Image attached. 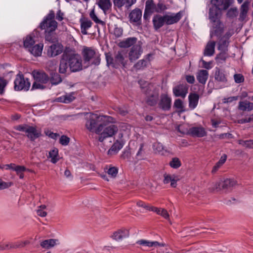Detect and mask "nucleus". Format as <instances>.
<instances>
[{
    "mask_svg": "<svg viewBox=\"0 0 253 253\" xmlns=\"http://www.w3.org/2000/svg\"><path fill=\"white\" fill-rule=\"evenodd\" d=\"M86 122L85 127L89 131L99 134L102 129L103 123L107 121H111L112 117L107 116H101L92 113H86L85 114Z\"/></svg>",
    "mask_w": 253,
    "mask_h": 253,
    "instance_id": "obj_1",
    "label": "nucleus"
},
{
    "mask_svg": "<svg viewBox=\"0 0 253 253\" xmlns=\"http://www.w3.org/2000/svg\"><path fill=\"white\" fill-rule=\"evenodd\" d=\"M221 11L215 7H210L209 10V19L212 23V29L211 31V36H217L221 32L220 27L219 16Z\"/></svg>",
    "mask_w": 253,
    "mask_h": 253,
    "instance_id": "obj_2",
    "label": "nucleus"
},
{
    "mask_svg": "<svg viewBox=\"0 0 253 253\" xmlns=\"http://www.w3.org/2000/svg\"><path fill=\"white\" fill-rule=\"evenodd\" d=\"M71 72L80 71L83 69L82 59L80 55L73 53H64Z\"/></svg>",
    "mask_w": 253,
    "mask_h": 253,
    "instance_id": "obj_3",
    "label": "nucleus"
},
{
    "mask_svg": "<svg viewBox=\"0 0 253 253\" xmlns=\"http://www.w3.org/2000/svg\"><path fill=\"white\" fill-rule=\"evenodd\" d=\"M82 55L85 62L94 65H98L100 63V59L98 52L91 47H84Z\"/></svg>",
    "mask_w": 253,
    "mask_h": 253,
    "instance_id": "obj_4",
    "label": "nucleus"
},
{
    "mask_svg": "<svg viewBox=\"0 0 253 253\" xmlns=\"http://www.w3.org/2000/svg\"><path fill=\"white\" fill-rule=\"evenodd\" d=\"M55 14L53 11H50L41 23L40 27L45 32H53L57 27V23L54 20Z\"/></svg>",
    "mask_w": 253,
    "mask_h": 253,
    "instance_id": "obj_5",
    "label": "nucleus"
},
{
    "mask_svg": "<svg viewBox=\"0 0 253 253\" xmlns=\"http://www.w3.org/2000/svg\"><path fill=\"white\" fill-rule=\"evenodd\" d=\"M14 128L17 130L24 132L26 136L32 141L35 140L41 135V132L35 127L26 124L15 126Z\"/></svg>",
    "mask_w": 253,
    "mask_h": 253,
    "instance_id": "obj_6",
    "label": "nucleus"
},
{
    "mask_svg": "<svg viewBox=\"0 0 253 253\" xmlns=\"http://www.w3.org/2000/svg\"><path fill=\"white\" fill-rule=\"evenodd\" d=\"M118 131V126L114 124L104 125L99 134L98 140L103 142L106 138L114 136Z\"/></svg>",
    "mask_w": 253,
    "mask_h": 253,
    "instance_id": "obj_7",
    "label": "nucleus"
},
{
    "mask_svg": "<svg viewBox=\"0 0 253 253\" xmlns=\"http://www.w3.org/2000/svg\"><path fill=\"white\" fill-rule=\"evenodd\" d=\"M31 83L28 78H24L23 75H17L14 81V89L16 90L27 91L29 89Z\"/></svg>",
    "mask_w": 253,
    "mask_h": 253,
    "instance_id": "obj_8",
    "label": "nucleus"
},
{
    "mask_svg": "<svg viewBox=\"0 0 253 253\" xmlns=\"http://www.w3.org/2000/svg\"><path fill=\"white\" fill-rule=\"evenodd\" d=\"M126 53L127 52L124 49L119 50L116 53L114 58L111 59V63L115 68H117L118 66L123 67L126 66L127 62Z\"/></svg>",
    "mask_w": 253,
    "mask_h": 253,
    "instance_id": "obj_9",
    "label": "nucleus"
},
{
    "mask_svg": "<svg viewBox=\"0 0 253 253\" xmlns=\"http://www.w3.org/2000/svg\"><path fill=\"white\" fill-rule=\"evenodd\" d=\"M143 52L141 44L138 42L137 44L131 47L128 50V57L131 62H133L140 57Z\"/></svg>",
    "mask_w": 253,
    "mask_h": 253,
    "instance_id": "obj_10",
    "label": "nucleus"
},
{
    "mask_svg": "<svg viewBox=\"0 0 253 253\" xmlns=\"http://www.w3.org/2000/svg\"><path fill=\"white\" fill-rule=\"evenodd\" d=\"M163 183L165 184H170L171 187L175 188L177 186V182L180 180L178 175L174 173H165L163 175Z\"/></svg>",
    "mask_w": 253,
    "mask_h": 253,
    "instance_id": "obj_11",
    "label": "nucleus"
},
{
    "mask_svg": "<svg viewBox=\"0 0 253 253\" xmlns=\"http://www.w3.org/2000/svg\"><path fill=\"white\" fill-rule=\"evenodd\" d=\"M63 50V45L59 42H56L47 47V55L50 57H55L61 54Z\"/></svg>",
    "mask_w": 253,
    "mask_h": 253,
    "instance_id": "obj_12",
    "label": "nucleus"
},
{
    "mask_svg": "<svg viewBox=\"0 0 253 253\" xmlns=\"http://www.w3.org/2000/svg\"><path fill=\"white\" fill-rule=\"evenodd\" d=\"M236 185H237V181L234 178H226L218 182L215 189L217 190L228 189L233 187Z\"/></svg>",
    "mask_w": 253,
    "mask_h": 253,
    "instance_id": "obj_13",
    "label": "nucleus"
},
{
    "mask_svg": "<svg viewBox=\"0 0 253 253\" xmlns=\"http://www.w3.org/2000/svg\"><path fill=\"white\" fill-rule=\"evenodd\" d=\"M156 10L157 4L154 3L153 0H147L145 3L144 18H148L152 13L156 12Z\"/></svg>",
    "mask_w": 253,
    "mask_h": 253,
    "instance_id": "obj_14",
    "label": "nucleus"
},
{
    "mask_svg": "<svg viewBox=\"0 0 253 253\" xmlns=\"http://www.w3.org/2000/svg\"><path fill=\"white\" fill-rule=\"evenodd\" d=\"M185 133V132H182ZM186 133L191 135L192 136L202 137L207 135V132L205 129L202 126L192 127L186 132Z\"/></svg>",
    "mask_w": 253,
    "mask_h": 253,
    "instance_id": "obj_15",
    "label": "nucleus"
},
{
    "mask_svg": "<svg viewBox=\"0 0 253 253\" xmlns=\"http://www.w3.org/2000/svg\"><path fill=\"white\" fill-rule=\"evenodd\" d=\"M232 0H211V7H215L220 10H225L230 5Z\"/></svg>",
    "mask_w": 253,
    "mask_h": 253,
    "instance_id": "obj_16",
    "label": "nucleus"
},
{
    "mask_svg": "<svg viewBox=\"0 0 253 253\" xmlns=\"http://www.w3.org/2000/svg\"><path fill=\"white\" fill-rule=\"evenodd\" d=\"M123 136L124 134L122 132H120L118 134V138L116 140V141L109 150V152L113 151L117 152L123 148L125 143V140L123 138Z\"/></svg>",
    "mask_w": 253,
    "mask_h": 253,
    "instance_id": "obj_17",
    "label": "nucleus"
},
{
    "mask_svg": "<svg viewBox=\"0 0 253 253\" xmlns=\"http://www.w3.org/2000/svg\"><path fill=\"white\" fill-rule=\"evenodd\" d=\"M142 11L139 8L132 10L129 14V21L131 23L139 25L141 23Z\"/></svg>",
    "mask_w": 253,
    "mask_h": 253,
    "instance_id": "obj_18",
    "label": "nucleus"
},
{
    "mask_svg": "<svg viewBox=\"0 0 253 253\" xmlns=\"http://www.w3.org/2000/svg\"><path fill=\"white\" fill-rule=\"evenodd\" d=\"M35 81L42 83L47 84L49 78L47 75L43 71L34 70L32 73Z\"/></svg>",
    "mask_w": 253,
    "mask_h": 253,
    "instance_id": "obj_19",
    "label": "nucleus"
},
{
    "mask_svg": "<svg viewBox=\"0 0 253 253\" xmlns=\"http://www.w3.org/2000/svg\"><path fill=\"white\" fill-rule=\"evenodd\" d=\"M166 24L167 25H171L177 23L181 18L182 13L179 12L176 13H170L164 15Z\"/></svg>",
    "mask_w": 253,
    "mask_h": 253,
    "instance_id": "obj_20",
    "label": "nucleus"
},
{
    "mask_svg": "<svg viewBox=\"0 0 253 253\" xmlns=\"http://www.w3.org/2000/svg\"><path fill=\"white\" fill-rule=\"evenodd\" d=\"M80 22L81 24V33L84 35H87V31L91 27L92 22L85 17H82L80 19Z\"/></svg>",
    "mask_w": 253,
    "mask_h": 253,
    "instance_id": "obj_21",
    "label": "nucleus"
},
{
    "mask_svg": "<svg viewBox=\"0 0 253 253\" xmlns=\"http://www.w3.org/2000/svg\"><path fill=\"white\" fill-rule=\"evenodd\" d=\"M153 26L156 30H159L166 24L165 16L159 14L155 15L152 20Z\"/></svg>",
    "mask_w": 253,
    "mask_h": 253,
    "instance_id": "obj_22",
    "label": "nucleus"
},
{
    "mask_svg": "<svg viewBox=\"0 0 253 253\" xmlns=\"http://www.w3.org/2000/svg\"><path fill=\"white\" fill-rule=\"evenodd\" d=\"M59 72L62 74H69L71 72L68 62L64 53L62 54L60 60L59 67Z\"/></svg>",
    "mask_w": 253,
    "mask_h": 253,
    "instance_id": "obj_23",
    "label": "nucleus"
},
{
    "mask_svg": "<svg viewBox=\"0 0 253 253\" xmlns=\"http://www.w3.org/2000/svg\"><path fill=\"white\" fill-rule=\"evenodd\" d=\"M136 244L143 247H146L149 248L165 246V244L163 243H160L158 241H151L144 239H141L137 241Z\"/></svg>",
    "mask_w": 253,
    "mask_h": 253,
    "instance_id": "obj_24",
    "label": "nucleus"
},
{
    "mask_svg": "<svg viewBox=\"0 0 253 253\" xmlns=\"http://www.w3.org/2000/svg\"><path fill=\"white\" fill-rule=\"evenodd\" d=\"M59 241L57 239H49L43 240L40 243L41 246L45 249H49L59 245Z\"/></svg>",
    "mask_w": 253,
    "mask_h": 253,
    "instance_id": "obj_25",
    "label": "nucleus"
},
{
    "mask_svg": "<svg viewBox=\"0 0 253 253\" xmlns=\"http://www.w3.org/2000/svg\"><path fill=\"white\" fill-rule=\"evenodd\" d=\"M136 1V0H114L113 2L115 6L120 8L125 6L127 9H129Z\"/></svg>",
    "mask_w": 253,
    "mask_h": 253,
    "instance_id": "obj_26",
    "label": "nucleus"
},
{
    "mask_svg": "<svg viewBox=\"0 0 253 253\" xmlns=\"http://www.w3.org/2000/svg\"><path fill=\"white\" fill-rule=\"evenodd\" d=\"M129 236V231L126 229H122L114 232L112 235V238L117 241L121 240Z\"/></svg>",
    "mask_w": 253,
    "mask_h": 253,
    "instance_id": "obj_27",
    "label": "nucleus"
},
{
    "mask_svg": "<svg viewBox=\"0 0 253 253\" xmlns=\"http://www.w3.org/2000/svg\"><path fill=\"white\" fill-rule=\"evenodd\" d=\"M159 106L165 111L169 110L171 107V99L168 96H163L159 103Z\"/></svg>",
    "mask_w": 253,
    "mask_h": 253,
    "instance_id": "obj_28",
    "label": "nucleus"
},
{
    "mask_svg": "<svg viewBox=\"0 0 253 253\" xmlns=\"http://www.w3.org/2000/svg\"><path fill=\"white\" fill-rule=\"evenodd\" d=\"M188 90V86L186 84H179L173 88L174 95H186Z\"/></svg>",
    "mask_w": 253,
    "mask_h": 253,
    "instance_id": "obj_29",
    "label": "nucleus"
},
{
    "mask_svg": "<svg viewBox=\"0 0 253 253\" xmlns=\"http://www.w3.org/2000/svg\"><path fill=\"white\" fill-rule=\"evenodd\" d=\"M137 39L135 37H130L126 38L121 42L120 43L121 47L127 48L137 44Z\"/></svg>",
    "mask_w": 253,
    "mask_h": 253,
    "instance_id": "obj_30",
    "label": "nucleus"
},
{
    "mask_svg": "<svg viewBox=\"0 0 253 253\" xmlns=\"http://www.w3.org/2000/svg\"><path fill=\"white\" fill-rule=\"evenodd\" d=\"M230 37V34H226L224 36L222 37L218 42V49L221 51H225L228 45V40Z\"/></svg>",
    "mask_w": 253,
    "mask_h": 253,
    "instance_id": "obj_31",
    "label": "nucleus"
},
{
    "mask_svg": "<svg viewBox=\"0 0 253 253\" xmlns=\"http://www.w3.org/2000/svg\"><path fill=\"white\" fill-rule=\"evenodd\" d=\"M43 45L42 43H39L33 45L28 49L29 51L35 56H40L42 55Z\"/></svg>",
    "mask_w": 253,
    "mask_h": 253,
    "instance_id": "obj_32",
    "label": "nucleus"
},
{
    "mask_svg": "<svg viewBox=\"0 0 253 253\" xmlns=\"http://www.w3.org/2000/svg\"><path fill=\"white\" fill-rule=\"evenodd\" d=\"M250 2L245 1L241 6L240 13V20L241 21L244 20L248 12L249 9Z\"/></svg>",
    "mask_w": 253,
    "mask_h": 253,
    "instance_id": "obj_33",
    "label": "nucleus"
},
{
    "mask_svg": "<svg viewBox=\"0 0 253 253\" xmlns=\"http://www.w3.org/2000/svg\"><path fill=\"white\" fill-rule=\"evenodd\" d=\"M209 73L206 70H200L197 75V79L199 83L205 84L208 78Z\"/></svg>",
    "mask_w": 253,
    "mask_h": 253,
    "instance_id": "obj_34",
    "label": "nucleus"
},
{
    "mask_svg": "<svg viewBox=\"0 0 253 253\" xmlns=\"http://www.w3.org/2000/svg\"><path fill=\"white\" fill-rule=\"evenodd\" d=\"M215 42H210L208 43L205 50L204 55L205 56H212L214 52Z\"/></svg>",
    "mask_w": 253,
    "mask_h": 253,
    "instance_id": "obj_35",
    "label": "nucleus"
},
{
    "mask_svg": "<svg viewBox=\"0 0 253 253\" xmlns=\"http://www.w3.org/2000/svg\"><path fill=\"white\" fill-rule=\"evenodd\" d=\"M239 109L243 111H250L253 110V103L248 101H241L239 105Z\"/></svg>",
    "mask_w": 253,
    "mask_h": 253,
    "instance_id": "obj_36",
    "label": "nucleus"
},
{
    "mask_svg": "<svg viewBox=\"0 0 253 253\" xmlns=\"http://www.w3.org/2000/svg\"><path fill=\"white\" fill-rule=\"evenodd\" d=\"M214 78L218 82L225 83L227 82V79L224 72L218 68L215 71Z\"/></svg>",
    "mask_w": 253,
    "mask_h": 253,
    "instance_id": "obj_37",
    "label": "nucleus"
},
{
    "mask_svg": "<svg viewBox=\"0 0 253 253\" xmlns=\"http://www.w3.org/2000/svg\"><path fill=\"white\" fill-rule=\"evenodd\" d=\"M48 158H50V162L53 164L56 163L59 160L58 150L54 148L49 152Z\"/></svg>",
    "mask_w": 253,
    "mask_h": 253,
    "instance_id": "obj_38",
    "label": "nucleus"
},
{
    "mask_svg": "<svg viewBox=\"0 0 253 253\" xmlns=\"http://www.w3.org/2000/svg\"><path fill=\"white\" fill-rule=\"evenodd\" d=\"M97 4L104 13H106L111 6V3L110 0H98Z\"/></svg>",
    "mask_w": 253,
    "mask_h": 253,
    "instance_id": "obj_39",
    "label": "nucleus"
},
{
    "mask_svg": "<svg viewBox=\"0 0 253 253\" xmlns=\"http://www.w3.org/2000/svg\"><path fill=\"white\" fill-rule=\"evenodd\" d=\"M150 211H153L156 212L158 215L162 216L165 219H169V215L168 211L164 209L158 208L155 207H152V208L150 209Z\"/></svg>",
    "mask_w": 253,
    "mask_h": 253,
    "instance_id": "obj_40",
    "label": "nucleus"
},
{
    "mask_svg": "<svg viewBox=\"0 0 253 253\" xmlns=\"http://www.w3.org/2000/svg\"><path fill=\"white\" fill-rule=\"evenodd\" d=\"M227 159V156L225 154L223 155L220 158L219 160L216 163L213 167L211 172L214 173L216 172L218 169L225 163Z\"/></svg>",
    "mask_w": 253,
    "mask_h": 253,
    "instance_id": "obj_41",
    "label": "nucleus"
},
{
    "mask_svg": "<svg viewBox=\"0 0 253 253\" xmlns=\"http://www.w3.org/2000/svg\"><path fill=\"white\" fill-rule=\"evenodd\" d=\"M34 38L35 36H32L31 35L26 37L24 41V45L25 48L29 49L34 45L35 43Z\"/></svg>",
    "mask_w": 253,
    "mask_h": 253,
    "instance_id": "obj_42",
    "label": "nucleus"
},
{
    "mask_svg": "<svg viewBox=\"0 0 253 253\" xmlns=\"http://www.w3.org/2000/svg\"><path fill=\"white\" fill-rule=\"evenodd\" d=\"M47 88L48 87L46 85V84L35 81L32 86L31 90H43Z\"/></svg>",
    "mask_w": 253,
    "mask_h": 253,
    "instance_id": "obj_43",
    "label": "nucleus"
},
{
    "mask_svg": "<svg viewBox=\"0 0 253 253\" xmlns=\"http://www.w3.org/2000/svg\"><path fill=\"white\" fill-rule=\"evenodd\" d=\"M199 96H189V107L191 109L195 108L198 104Z\"/></svg>",
    "mask_w": 253,
    "mask_h": 253,
    "instance_id": "obj_44",
    "label": "nucleus"
},
{
    "mask_svg": "<svg viewBox=\"0 0 253 253\" xmlns=\"http://www.w3.org/2000/svg\"><path fill=\"white\" fill-rule=\"evenodd\" d=\"M15 249L14 242H1L0 244V250H8Z\"/></svg>",
    "mask_w": 253,
    "mask_h": 253,
    "instance_id": "obj_45",
    "label": "nucleus"
},
{
    "mask_svg": "<svg viewBox=\"0 0 253 253\" xmlns=\"http://www.w3.org/2000/svg\"><path fill=\"white\" fill-rule=\"evenodd\" d=\"M89 16L91 18V19L94 21L96 24H98L100 25H101L102 26H104L105 25V22L101 20H100L95 13L94 9H92L90 13H89Z\"/></svg>",
    "mask_w": 253,
    "mask_h": 253,
    "instance_id": "obj_46",
    "label": "nucleus"
},
{
    "mask_svg": "<svg viewBox=\"0 0 253 253\" xmlns=\"http://www.w3.org/2000/svg\"><path fill=\"white\" fill-rule=\"evenodd\" d=\"M75 99L74 96H61L56 99L57 102L69 103Z\"/></svg>",
    "mask_w": 253,
    "mask_h": 253,
    "instance_id": "obj_47",
    "label": "nucleus"
},
{
    "mask_svg": "<svg viewBox=\"0 0 253 253\" xmlns=\"http://www.w3.org/2000/svg\"><path fill=\"white\" fill-rule=\"evenodd\" d=\"M153 149L156 151L157 152L161 153V154H164L166 152V150H165L163 144L160 142H156L153 145Z\"/></svg>",
    "mask_w": 253,
    "mask_h": 253,
    "instance_id": "obj_48",
    "label": "nucleus"
},
{
    "mask_svg": "<svg viewBox=\"0 0 253 253\" xmlns=\"http://www.w3.org/2000/svg\"><path fill=\"white\" fill-rule=\"evenodd\" d=\"M238 143L240 145L246 148H253V140H239Z\"/></svg>",
    "mask_w": 253,
    "mask_h": 253,
    "instance_id": "obj_49",
    "label": "nucleus"
},
{
    "mask_svg": "<svg viewBox=\"0 0 253 253\" xmlns=\"http://www.w3.org/2000/svg\"><path fill=\"white\" fill-rule=\"evenodd\" d=\"M147 62H148L146 59L140 60L135 64H134L133 67L136 70L142 69L146 66Z\"/></svg>",
    "mask_w": 253,
    "mask_h": 253,
    "instance_id": "obj_50",
    "label": "nucleus"
},
{
    "mask_svg": "<svg viewBox=\"0 0 253 253\" xmlns=\"http://www.w3.org/2000/svg\"><path fill=\"white\" fill-rule=\"evenodd\" d=\"M174 106L180 112L185 111L183 102L180 99H177L175 101L174 103Z\"/></svg>",
    "mask_w": 253,
    "mask_h": 253,
    "instance_id": "obj_51",
    "label": "nucleus"
},
{
    "mask_svg": "<svg viewBox=\"0 0 253 253\" xmlns=\"http://www.w3.org/2000/svg\"><path fill=\"white\" fill-rule=\"evenodd\" d=\"M13 170L16 172L17 174L19 175L20 179L23 178L24 175L23 172L26 170V168L24 167L17 166L14 167Z\"/></svg>",
    "mask_w": 253,
    "mask_h": 253,
    "instance_id": "obj_52",
    "label": "nucleus"
},
{
    "mask_svg": "<svg viewBox=\"0 0 253 253\" xmlns=\"http://www.w3.org/2000/svg\"><path fill=\"white\" fill-rule=\"evenodd\" d=\"M45 39L46 41L51 42H54L56 41L55 36L53 32H45Z\"/></svg>",
    "mask_w": 253,
    "mask_h": 253,
    "instance_id": "obj_53",
    "label": "nucleus"
},
{
    "mask_svg": "<svg viewBox=\"0 0 253 253\" xmlns=\"http://www.w3.org/2000/svg\"><path fill=\"white\" fill-rule=\"evenodd\" d=\"M50 82L52 84L56 85L62 82V79L59 74L56 73L52 76Z\"/></svg>",
    "mask_w": 253,
    "mask_h": 253,
    "instance_id": "obj_54",
    "label": "nucleus"
},
{
    "mask_svg": "<svg viewBox=\"0 0 253 253\" xmlns=\"http://www.w3.org/2000/svg\"><path fill=\"white\" fill-rule=\"evenodd\" d=\"M169 8L168 5H167L162 2H159L157 4V13H163L164 11Z\"/></svg>",
    "mask_w": 253,
    "mask_h": 253,
    "instance_id": "obj_55",
    "label": "nucleus"
},
{
    "mask_svg": "<svg viewBox=\"0 0 253 253\" xmlns=\"http://www.w3.org/2000/svg\"><path fill=\"white\" fill-rule=\"evenodd\" d=\"M170 166L173 169H177L181 166V162L177 158H174L169 162Z\"/></svg>",
    "mask_w": 253,
    "mask_h": 253,
    "instance_id": "obj_56",
    "label": "nucleus"
},
{
    "mask_svg": "<svg viewBox=\"0 0 253 253\" xmlns=\"http://www.w3.org/2000/svg\"><path fill=\"white\" fill-rule=\"evenodd\" d=\"M106 172L112 177H115L118 172V169L115 167H110L106 171Z\"/></svg>",
    "mask_w": 253,
    "mask_h": 253,
    "instance_id": "obj_57",
    "label": "nucleus"
},
{
    "mask_svg": "<svg viewBox=\"0 0 253 253\" xmlns=\"http://www.w3.org/2000/svg\"><path fill=\"white\" fill-rule=\"evenodd\" d=\"M30 243V241L28 240H25V241H18L17 242H14L15 249L23 248L25 246L29 244Z\"/></svg>",
    "mask_w": 253,
    "mask_h": 253,
    "instance_id": "obj_58",
    "label": "nucleus"
},
{
    "mask_svg": "<svg viewBox=\"0 0 253 253\" xmlns=\"http://www.w3.org/2000/svg\"><path fill=\"white\" fill-rule=\"evenodd\" d=\"M7 84V82L3 78L0 77V94L4 93V88Z\"/></svg>",
    "mask_w": 253,
    "mask_h": 253,
    "instance_id": "obj_59",
    "label": "nucleus"
},
{
    "mask_svg": "<svg viewBox=\"0 0 253 253\" xmlns=\"http://www.w3.org/2000/svg\"><path fill=\"white\" fill-rule=\"evenodd\" d=\"M11 185V182H4L2 179H0V190L8 188L10 187Z\"/></svg>",
    "mask_w": 253,
    "mask_h": 253,
    "instance_id": "obj_60",
    "label": "nucleus"
},
{
    "mask_svg": "<svg viewBox=\"0 0 253 253\" xmlns=\"http://www.w3.org/2000/svg\"><path fill=\"white\" fill-rule=\"evenodd\" d=\"M70 141V138L65 136V135H62L59 139V142L61 144L64 146L67 145Z\"/></svg>",
    "mask_w": 253,
    "mask_h": 253,
    "instance_id": "obj_61",
    "label": "nucleus"
},
{
    "mask_svg": "<svg viewBox=\"0 0 253 253\" xmlns=\"http://www.w3.org/2000/svg\"><path fill=\"white\" fill-rule=\"evenodd\" d=\"M143 144H141L140 146L139 150L136 154V157L138 159H142L144 157Z\"/></svg>",
    "mask_w": 253,
    "mask_h": 253,
    "instance_id": "obj_62",
    "label": "nucleus"
},
{
    "mask_svg": "<svg viewBox=\"0 0 253 253\" xmlns=\"http://www.w3.org/2000/svg\"><path fill=\"white\" fill-rule=\"evenodd\" d=\"M227 15L230 17H234L238 14V9L236 8H231L227 12Z\"/></svg>",
    "mask_w": 253,
    "mask_h": 253,
    "instance_id": "obj_63",
    "label": "nucleus"
},
{
    "mask_svg": "<svg viewBox=\"0 0 253 253\" xmlns=\"http://www.w3.org/2000/svg\"><path fill=\"white\" fill-rule=\"evenodd\" d=\"M45 134L51 138L56 139L59 136V134L56 133H54L50 130L45 131Z\"/></svg>",
    "mask_w": 253,
    "mask_h": 253,
    "instance_id": "obj_64",
    "label": "nucleus"
}]
</instances>
